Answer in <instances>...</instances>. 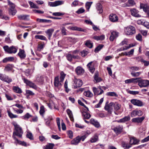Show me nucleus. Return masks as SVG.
I'll return each mask as SVG.
<instances>
[{
	"label": "nucleus",
	"instance_id": "nucleus-2",
	"mask_svg": "<svg viewBox=\"0 0 149 149\" xmlns=\"http://www.w3.org/2000/svg\"><path fill=\"white\" fill-rule=\"evenodd\" d=\"M124 32L125 34L127 35H132L135 33L136 32L135 27L130 26L125 28Z\"/></svg>",
	"mask_w": 149,
	"mask_h": 149
},
{
	"label": "nucleus",
	"instance_id": "nucleus-57",
	"mask_svg": "<svg viewBox=\"0 0 149 149\" xmlns=\"http://www.w3.org/2000/svg\"><path fill=\"white\" fill-rule=\"evenodd\" d=\"M134 49H131V50L128 53L125 52L124 54L125 55H131V54H132L134 53Z\"/></svg>",
	"mask_w": 149,
	"mask_h": 149
},
{
	"label": "nucleus",
	"instance_id": "nucleus-26",
	"mask_svg": "<svg viewBox=\"0 0 149 149\" xmlns=\"http://www.w3.org/2000/svg\"><path fill=\"white\" fill-rule=\"evenodd\" d=\"M102 6L100 3H97V4L96 8L99 11V13H101L103 12V10L102 9Z\"/></svg>",
	"mask_w": 149,
	"mask_h": 149
},
{
	"label": "nucleus",
	"instance_id": "nucleus-3",
	"mask_svg": "<svg viewBox=\"0 0 149 149\" xmlns=\"http://www.w3.org/2000/svg\"><path fill=\"white\" fill-rule=\"evenodd\" d=\"M137 82H138V85L140 87H147L149 86V81L143 80L141 78H137Z\"/></svg>",
	"mask_w": 149,
	"mask_h": 149
},
{
	"label": "nucleus",
	"instance_id": "nucleus-44",
	"mask_svg": "<svg viewBox=\"0 0 149 149\" xmlns=\"http://www.w3.org/2000/svg\"><path fill=\"white\" fill-rule=\"evenodd\" d=\"M93 90L94 95H98V94L99 93V90L98 88H97L95 87H93Z\"/></svg>",
	"mask_w": 149,
	"mask_h": 149
},
{
	"label": "nucleus",
	"instance_id": "nucleus-50",
	"mask_svg": "<svg viewBox=\"0 0 149 149\" xmlns=\"http://www.w3.org/2000/svg\"><path fill=\"white\" fill-rule=\"evenodd\" d=\"M103 101V98H102L99 101V103L95 105V107L98 108L100 107V106L101 104L102 103Z\"/></svg>",
	"mask_w": 149,
	"mask_h": 149
},
{
	"label": "nucleus",
	"instance_id": "nucleus-51",
	"mask_svg": "<svg viewBox=\"0 0 149 149\" xmlns=\"http://www.w3.org/2000/svg\"><path fill=\"white\" fill-rule=\"evenodd\" d=\"M56 121L57 125L58 127V129L59 130H60L61 128L60 126V118L58 117L56 119Z\"/></svg>",
	"mask_w": 149,
	"mask_h": 149
},
{
	"label": "nucleus",
	"instance_id": "nucleus-34",
	"mask_svg": "<svg viewBox=\"0 0 149 149\" xmlns=\"http://www.w3.org/2000/svg\"><path fill=\"white\" fill-rule=\"evenodd\" d=\"M85 45L89 48H91L93 47V43H91V41L90 40H87Z\"/></svg>",
	"mask_w": 149,
	"mask_h": 149
},
{
	"label": "nucleus",
	"instance_id": "nucleus-64",
	"mask_svg": "<svg viewBox=\"0 0 149 149\" xmlns=\"http://www.w3.org/2000/svg\"><path fill=\"white\" fill-rule=\"evenodd\" d=\"M31 116L30 115L29 113H27L24 116V119H28Z\"/></svg>",
	"mask_w": 149,
	"mask_h": 149
},
{
	"label": "nucleus",
	"instance_id": "nucleus-17",
	"mask_svg": "<svg viewBox=\"0 0 149 149\" xmlns=\"http://www.w3.org/2000/svg\"><path fill=\"white\" fill-rule=\"evenodd\" d=\"M54 31V29H50L45 31V33L48 36V38L49 40L51 39V37Z\"/></svg>",
	"mask_w": 149,
	"mask_h": 149
},
{
	"label": "nucleus",
	"instance_id": "nucleus-11",
	"mask_svg": "<svg viewBox=\"0 0 149 149\" xmlns=\"http://www.w3.org/2000/svg\"><path fill=\"white\" fill-rule=\"evenodd\" d=\"M109 19L110 20L113 22H117L118 19V17L115 14H111L109 16Z\"/></svg>",
	"mask_w": 149,
	"mask_h": 149
},
{
	"label": "nucleus",
	"instance_id": "nucleus-4",
	"mask_svg": "<svg viewBox=\"0 0 149 149\" xmlns=\"http://www.w3.org/2000/svg\"><path fill=\"white\" fill-rule=\"evenodd\" d=\"M73 81L74 82L73 86L74 88H76L78 87H80L82 85V82L81 80L79 79H77L75 77H74Z\"/></svg>",
	"mask_w": 149,
	"mask_h": 149
},
{
	"label": "nucleus",
	"instance_id": "nucleus-49",
	"mask_svg": "<svg viewBox=\"0 0 149 149\" xmlns=\"http://www.w3.org/2000/svg\"><path fill=\"white\" fill-rule=\"evenodd\" d=\"M65 74L63 72H61V76L60 78V81L61 82H62L64 80L65 77Z\"/></svg>",
	"mask_w": 149,
	"mask_h": 149
},
{
	"label": "nucleus",
	"instance_id": "nucleus-48",
	"mask_svg": "<svg viewBox=\"0 0 149 149\" xmlns=\"http://www.w3.org/2000/svg\"><path fill=\"white\" fill-rule=\"evenodd\" d=\"M45 109L44 106H42L40 107V109L39 111L40 114L42 115L45 112Z\"/></svg>",
	"mask_w": 149,
	"mask_h": 149
},
{
	"label": "nucleus",
	"instance_id": "nucleus-8",
	"mask_svg": "<svg viewBox=\"0 0 149 149\" xmlns=\"http://www.w3.org/2000/svg\"><path fill=\"white\" fill-rule=\"evenodd\" d=\"M54 84L56 87V89L58 88V90L61 88L62 84L61 82L59 81L58 77H55L54 80Z\"/></svg>",
	"mask_w": 149,
	"mask_h": 149
},
{
	"label": "nucleus",
	"instance_id": "nucleus-24",
	"mask_svg": "<svg viewBox=\"0 0 149 149\" xmlns=\"http://www.w3.org/2000/svg\"><path fill=\"white\" fill-rule=\"evenodd\" d=\"M138 78H131L130 79L126 80L125 81V82L126 84H130L132 83H136L137 82V79H138Z\"/></svg>",
	"mask_w": 149,
	"mask_h": 149
},
{
	"label": "nucleus",
	"instance_id": "nucleus-52",
	"mask_svg": "<svg viewBox=\"0 0 149 149\" xmlns=\"http://www.w3.org/2000/svg\"><path fill=\"white\" fill-rule=\"evenodd\" d=\"M26 93L28 95V96L33 95L35 94L34 93L29 90H26Z\"/></svg>",
	"mask_w": 149,
	"mask_h": 149
},
{
	"label": "nucleus",
	"instance_id": "nucleus-13",
	"mask_svg": "<svg viewBox=\"0 0 149 149\" xmlns=\"http://www.w3.org/2000/svg\"><path fill=\"white\" fill-rule=\"evenodd\" d=\"M143 115V113L141 110H135L133 111L131 113V116L132 117L135 116L136 115L140 116Z\"/></svg>",
	"mask_w": 149,
	"mask_h": 149
},
{
	"label": "nucleus",
	"instance_id": "nucleus-58",
	"mask_svg": "<svg viewBox=\"0 0 149 149\" xmlns=\"http://www.w3.org/2000/svg\"><path fill=\"white\" fill-rule=\"evenodd\" d=\"M3 48L5 51L7 53H9V48L8 46H5L3 47Z\"/></svg>",
	"mask_w": 149,
	"mask_h": 149
},
{
	"label": "nucleus",
	"instance_id": "nucleus-29",
	"mask_svg": "<svg viewBox=\"0 0 149 149\" xmlns=\"http://www.w3.org/2000/svg\"><path fill=\"white\" fill-rule=\"evenodd\" d=\"M13 89L14 92L20 94L22 93L21 89L18 87L13 86Z\"/></svg>",
	"mask_w": 149,
	"mask_h": 149
},
{
	"label": "nucleus",
	"instance_id": "nucleus-47",
	"mask_svg": "<svg viewBox=\"0 0 149 149\" xmlns=\"http://www.w3.org/2000/svg\"><path fill=\"white\" fill-rule=\"evenodd\" d=\"M141 73V72H131V74L133 77H137L140 75Z\"/></svg>",
	"mask_w": 149,
	"mask_h": 149
},
{
	"label": "nucleus",
	"instance_id": "nucleus-16",
	"mask_svg": "<svg viewBox=\"0 0 149 149\" xmlns=\"http://www.w3.org/2000/svg\"><path fill=\"white\" fill-rule=\"evenodd\" d=\"M132 15L136 17H140L141 15L138 13L139 11L135 8L132 9L130 10Z\"/></svg>",
	"mask_w": 149,
	"mask_h": 149
},
{
	"label": "nucleus",
	"instance_id": "nucleus-6",
	"mask_svg": "<svg viewBox=\"0 0 149 149\" xmlns=\"http://www.w3.org/2000/svg\"><path fill=\"white\" fill-rule=\"evenodd\" d=\"M131 102L133 105L139 107H141L144 105L142 101L137 99H132L131 100Z\"/></svg>",
	"mask_w": 149,
	"mask_h": 149
},
{
	"label": "nucleus",
	"instance_id": "nucleus-33",
	"mask_svg": "<svg viewBox=\"0 0 149 149\" xmlns=\"http://www.w3.org/2000/svg\"><path fill=\"white\" fill-rule=\"evenodd\" d=\"M67 112L68 115H69L71 120L72 121H73L74 119L71 111H70L69 109H68L67 110Z\"/></svg>",
	"mask_w": 149,
	"mask_h": 149
},
{
	"label": "nucleus",
	"instance_id": "nucleus-55",
	"mask_svg": "<svg viewBox=\"0 0 149 149\" xmlns=\"http://www.w3.org/2000/svg\"><path fill=\"white\" fill-rule=\"evenodd\" d=\"M26 137L32 140L33 139V136L31 133L28 132L26 134Z\"/></svg>",
	"mask_w": 149,
	"mask_h": 149
},
{
	"label": "nucleus",
	"instance_id": "nucleus-45",
	"mask_svg": "<svg viewBox=\"0 0 149 149\" xmlns=\"http://www.w3.org/2000/svg\"><path fill=\"white\" fill-rule=\"evenodd\" d=\"M67 59L70 61H72V55L70 54H66Z\"/></svg>",
	"mask_w": 149,
	"mask_h": 149
},
{
	"label": "nucleus",
	"instance_id": "nucleus-23",
	"mask_svg": "<svg viewBox=\"0 0 149 149\" xmlns=\"http://www.w3.org/2000/svg\"><path fill=\"white\" fill-rule=\"evenodd\" d=\"M0 79L3 81L8 83L9 82V79L8 76L6 75L1 74L0 75Z\"/></svg>",
	"mask_w": 149,
	"mask_h": 149
},
{
	"label": "nucleus",
	"instance_id": "nucleus-32",
	"mask_svg": "<svg viewBox=\"0 0 149 149\" xmlns=\"http://www.w3.org/2000/svg\"><path fill=\"white\" fill-rule=\"evenodd\" d=\"M15 142L16 143H18L19 144H20L21 145L24 146H26V143L24 141H21L18 139H15Z\"/></svg>",
	"mask_w": 149,
	"mask_h": 149
},
{
	"label": "nucleus",
	"instance_id": "nucleus-20",
	"mask_svg": "<svg viewBox=\"0 0 149 149\" xmlns=\"http://www.w3.org/2000/svg\"><path fill=\"white\" fill-rule=\"evenodd\" d=\"M80 141L79 136H77L76 138L73 139L71 142V144L74 145H77Z\"/></svg>",
	"mask_w": 149,
	"mask_h": 149
},
{
	"label": "nucleus",
	"instance_id": "nucleus-12",
	"mask_svg": "<svg viewBox=\"0 0 149 149\" xmlns=\"http://www.w3.org/2000/svg\"><path fill=\"white\" fill-rule=\"evenodd\" d=\"M118 33L116 31H111L109 39L111 41H113L118 36Z\"/></svg>",
	"mask_w": 149,
	"mask_h": 149
},
{
	"label": "nucleus",
	"instance_id": "nucleus-36",
	"mask_svg": "<svg viewBox=\"0 0 149 149\" xmlns=\"http://www.w3.org/2000/svg\"><path fill=\"white\" fill-rule=\"evenodd\" d=\"M35 38L42 40H47L45 36L42 35H36L35 36Z\"/></svg>",
	"mask_w": 149,
	"mask_h": 149
},
{
	"label": "nucleus",
	"instance_id": "nucleus-43",
	"mask_svg": "<svg viewBox=\"0 0 149 149\" xmlns=\"http://www.w3.org/2000/svg\"><path fill=\"white\" fill-rule=\"evenodd\" d=\"M107 95L110 96H114L117 97L118 95L115 92H109L107 93Z\"/></svg>",
	"mask_w": 149,
	"mask_h": 149
},
{
	"label": "nucleus",
	"instance_id": "nucleus-61",
	"mask_svg": "<svg viewBox=\"0 0 149 149\" xmlns=\"http://www.w3.org/2000/svg\"><path fill=\"white\" fill-rule=\"evenodd\" d=\"M52 15L54 16H61L63 14L60 12H56L53 13Z\"/></svg>",
	"mask_w": 149,
	"mask_h": 149
},
{
	"label": "nucleus",
	"instance_id": "nucleus-38",
	"mask_svg": "<svg viewBox=\"0 0 149 149\" xmlns=\"http://www.w3.org/2000/svg\"><path fill=\"white\" fill-rule=\"evenodd\" d=\"M98 139V136L97 134H95L92 138L91 139L90 141L91 143L96 142Z\"/></svg>",
	"mask_w": 149,
	"mask_h": 149
},
{
	"label": "nucleus",
	"instance_id": "nucleus-15",
	"mask_svg": "<svg viewBox=\"0 0 149 149\" xmlns=\"http://www.w3.org/2000/svg\"><path fill=\"white\" fill-rule=\"evenodd\" d=\"M123 129L122 126L119 125L112 129V130L116 134H119L122 132Z\"/></svg>",
	"mask_w": 149,
	"mask_h": 149
},
{
	"label": "nucleus",
	"instance_id": "nucleus-39",
	"mask_svg": "<svg viewBox=\"0 0 149 149\" xmlns=\"http://www.w3.org/2000/svg\"><path fill=\"white\" fill-rule=\"evenodd\" d=\"M29 4L31 7L33 8H39V7L38 6H36L33 2H31V1H29Z\"/></svg>",
	"mask_w": 149,
	"mask_h": 149
},
{
	"label": "nucleus",
	"instance_id": "nucleus-1",
	"mask_svg": "<svg viewBox=\"0 0 149 149\" xmlns=\"http://www.w3.org/2000/svg\"><path fill=\"white\" fill-rule=\"evenodd\" d=\"M12 124L14 125L15 127V131L13 133V137L15 139H16L15 135H16L19 138H22V135L23 134V131L22 128L17 125L15 122H13Z\"/></svg>",
	"mask_w": 149,
	"mask_h": 149
},
{
	"label": "nucleus",
	"instance_id": "nucleus-31",
	"mask_svg": "<svg viewBox=\"0 0 149 149\" xmlns=\"http://www.w3.org/2000/svg\"><path fill=\"white\" fill-rule=\"evenodd\" d=\"M29 15H20L17 16L19 20H26L27 19V17Z\"/></svg>",
	"mask_w": 149,
	"mask_h": 149
},
{
	"label": "nucleus",
	"instance_id": "nucleus-27",
	"mask_svg": "<svg viewBox=\"0 0 149 149\" xmlns=\"http://www.w3.org/2000/svg\"><path fill=\"white\" fill-rule=\"evenodd\" d=\"M82 116L85 118L87 119H89L91 116L90 113H87L86 111H83L82 112Z\"/></svg>",
	"mask_w": 149,
	"mask_h": 149
},
{
	"label": "nucleus",
	"instance_id": "nucleus-63",
	"mask_svg": "<svg viewBox=\"0 0 149 149\" xmlns=\"http://www.w3.org/2000/svg\"><path fill=\"white\" fill-rule=\"evenodd\" d=\"M78 5V1L77 0H75L73 1L72 4V6H75Z\"/></svg>",
	"mask_w": 149,
	"mask_h": 149
},
{
	"label": "nucleus",
	"instance_id": "nucleus-18",
	"mask_svg": "<svg viewBox=\"0 0 149 149\" xmlns=\"http://www.w3.org/2000/svg\"><path fill=\"white\" fill-rule=\"evenodd\" d=\"M139 142V140L136 138L132 137L130 138V145H135L138 144Z\"/></svg>",
	"mask_w": 149,
	"mask_h": 149
},
{
	"label": "nucleus",
	"instance_id": "nucleus-54",
	"mask_svg": "<svg viewBox=\"0 0 149 149\" xmlns=\"http://www.w3.org/2000/svg\"><path fill=\"white\" fill-rule=\"evenodd\" d=\"M84 11L85 10L84 9L82 8H81L78 9V10L76 12V13L77 14H79L83 13Z\"/></svg>",
	"mask_w": 149,
	"mask_h": 149
},
{
	"label": "nucleus",
	"instance_id": "nucleus-35",
	"mask_svg": "<svg viewBox=\"0 0 149 149\" xmlns=\"http://www.w3.org/2000/svg\"><path fill=\"white\" fill-rule=\"evenodd\" d=\"M130 119V117L129 116H125L123 118L120 119V122H123L129 120Z\"/></svg>",
	"mask_w": 149,
	"mask_h": 149
},
{
	"label": "nucleus",
	"instance_id": "nucleus-62",
	"mask_svg": "<svg viewBox=\"0 0 149 149\" xmlns=\"http://www.w3.org/2000/svg\"><path fill=\"white\" fill-rule=\"evenodd\" d=\"M68 134L69 137L70 138H72L73 137L72 132L71 131H68Z\"/></svg>",
	"mask_w": 149,
	"mask_h": 149
},
{
	"label": "nucleus",
	"instance_id": "nucleus-56",
	"mask_svg": "<svg viewBox=\"0 0 149 149\" xmlns=\"http://www.w3.org/2000/svg\"><path fill=\"white\" fill-rule=\"evenodd\" d=\"M136 39L139 41H141L142 40V36L140 34H138L136 36Z\"/></svg>",
	"mask_w": 149,
	"mask_h": 149
},
{
	"label": "nucleus",
	"instance_id": "nucleus-14",
	"mask_svg": "<svg viewBox=\"0 0 149 149\" xmlns=\"http://www.w3.org/2000/svg\"><path fill=\"white\" fill-rule=\"evenodd\" d=\"M145 117L143 116L141 117H137L133 118L132 119V121L134 123H140L142 122L144 120Z\"/></svg>",
	"mask_w": 149,
	"mask_h": 149
},
{
	"label": "nucleus",
	"instance_id": "nucleus-37",
	"mask_svg": "<svg viewBox=\"0 0 149 149\" xmlns=\"http://www.w3.org/2000/svg\"><path fill=\"white\" fill-rule=\"evenodd\" d=\"M121 106L120 104L117 103H114L113 107H114V109L116 111L119 110Z\"/></svg>",
	"mask_w": 149,
	"mask_h": 149
},
{
	"label": "nucleus",
	"instance_id": "nucleus-21",
	"mask_svg": "<svg viewBox=\"0 0 149 149\" xmlns=\"http://www.w3.org/2000/svg\"><path fill=\"white\" fill-rule=\"evenodd\" d=\"M90 123L96 127L98 128L100 127V125L99 123L94 119L92 118L91 119Z\"/></svg>",
	"mask_w": 149,
	"mask_h": 149
},
{
	"label": "nucleus",
	"instance_id": "nucleus-30",
	"mask_svg": "<svg viewBox=\"0 0 149 149\" xmlns=\"http://www.w3.org/2000/svg\"><path fill=\"white\" fill-rule=\"evenodd\" d=\"M84 94L85 96L88 97H91L93 96V93L89 91L84 92Z\"/></svg>",
	"mask_w": 149,
	"mask_h": 149
},
{
	"label": "nucleus",
	"instance_id": "nucleus-59",
	"mask_svg": "<svg viewBox=\"0 0 149 149\" xmlns=\"http://www.w3.org/2000/svg\"><path fill=\"white\" fill-rule=\"evenodd\" d=\"M66 30L64 27H62V28L61 29V32L62 34L64 35H66Z\"/></svg>",
	"mask_w": 149,
	"mask_h": 149
},
{
	"label": "nucleus",
	"instance_id": "nucleus-9",
	"mask_svg": "<svg viewBox=\"0 0 149 149\" xmlns=\"http://www.w3.org/2000/svg\"><path fill=\"white\" fill-rule=\"evenodd\" d=\"M22 79L24 82L27 85L29 86L30 87H31L35 89L37 88L36 86L34 83L31 82L29 80L26 79L24 78H22Z\"/></svg>",
	"mask_w": 149,
	"mask_h": 149
},
{
	"label": "nucleus",
	"instance_id": "nucleus-7",
	"mask_svg": "<svg viewBox=\"0 0 149 149\" xmlns=\"http://www.w3.org/2000/svg\"><path fill=\"white\" fill-rule=\"evenodd\" d=\"M15 7V5L10 2V15L13 16L16 13L17 11Z\"/></svg>",
	"mask_w": 149,
	"mask_h": 149
},
{
	"label": "nucleus",
	"instance_id": "nucleus-46",
	"mask_svg": "<svg viewBox=\"0 0 149 149\" xmlns=\"http://www.w3.org/2000/svg\"><path fill=\"white\" fill-rule=\"evenodd\" d=\"M54 144L53 143H49L46 146L45 149H52Z\"/></svg>",
	"mask_w": 149,
	"mask_h": 149
},
{
	"label": "nucleus",
	"instance_id": "nucleus-10",
	"mask_svg": "<svg viewBox=\"0 0 149 149\" xmlns=\"http://www.w3.org/2000/svg\"><path fill=\"white\" fill-rule=\"evenodd\" d=\"M63 3V1H57L54 2H50L48 3V5L51 7L56 6Z\"/></svg>",
	"mask_w": 149,
	"mask_h": 149
},
{
	"label": "nucleus",
	"instance_id": "nucleus-25",
	"mask_svg": "<svg viewBox=\"0 0 149 149\" xmlns=\"http://www.w3.org/2000/svg\"><path fill=\"white\" fill-rule=\"evenodd\" d=\"M18 55L21 59L24 58L26 57V54H25L24 50L22 49H19V51L18 54Z\"/></svg>",
	"mask_w": 149,
	"mask_h": 149
},
{
	"label": "nucleus",
	"instance_id": "nucleus-5",
	"mask_svg": "<svg viewBox=\"0 0 149 149\" xmlns=\"http://www.w3.org/2000/svg\"><path fill=\"white\" fill-rule=\"evenodd\" d=\"M108 102H107L104 107L105 109L108 112L110 113H111L112 111L113 110V102H111L109 104H108Z\"/></svg>",
	"mask_w": 149,
	"mask_h": 149
},
{
	"label": "nucleus",
	"instance_id": "nucleus-42",
	"mask_svg": "<svg viewBox=\"0 0 149 149\" xmlns=\"http://www.w3.org/2000/svg\"><path fill=\"white\" fill-rule=\"evenodd\" d=\"M98 75L97 73H95L94 76L95 80L97 82H99L101 81V79L98 77Z\"/></svg>",
	"mask_w": 149,
	"mask_h": 149
},
{
	"label": "nucleus",
	"instance_id": "nucleus-40",
	"mask_svg": "<svg viewBox=\"0 0 149 149\" xmlns=\"http://www.w3.org/2000/svg\"><path fill=\"white\" fill-rule=\"evenodd\" d=\"M103 45H100L98 46L95 48V49L94 52L95 53L98 52L103 47Z\"/></svg>",
	"mask_w": 149,
	"mask_h": 149
},
{
	"label": "nucleus",
	"instance_id": "nucleus-28",
	"mask_svg": "<svg viewBox=\"0 0 149 149\" xmlns=\"http://www.w3.org/2000/svg\"><path fill=\"white\" fill-rule=\"evenodd\" d=\"M17 50V48L12 46L10 47V54L14 53L15 54Z\"/></svg>",
	"mask_w": 149,
	"mask_h": 149
},
{
	"label": "nucleus",
	"instance_id": "nucleus-60",
	"mask_svg": "<svg viewBox=\"0 0 149 149\" xmlns=\"http://www.w3.org/2000/svg\"><path fill=\"white\" fill-rule=\"evenodd\" d=\"M141 62L144 63L145 66H148L149 65V61H146L142 59L141 60Z\"/></svg>",
	"mask_w": 149,
	"mask_h": 149
},
{
	"label": "nucleus",
	"instance_id": "nucleus-19",
	"mask_svg": "<svg viewBox=\"0 0 149 149\" xmlns=\"http://www.w3.org/2000/svg\"><path fill=\"white\" fill-rule=\"evenodd\" d=\"M84 70L81 67L78 66L75 69V71L78 75H81L84 72Z\"/></svg>",
	"mask_w": 149,
	"mask_h": 149
},
{
	"label": "nucleus",
	"instance_id": "nucleus-41",
	"mask_svg": "<svg viewBox=\"0 0 149 149\" xmlns=\"http://www.w3.org/2000/svg\"><path fill=\"white\" fill-rule=\"evenodd\" d=\"M98 75L97 73H95L94 76L95 80L97 82H99L101 81V79L98 77Z\"/></svg>",
	"mask_w": 149,
	"mask_h": 149
},
{
	"label": "nucleus",
	"instance_id": "nucleus-22",
	"mask_svg": "<svg viewBox=\"0 0 149 149\" xmlns=\"http://www.w3.org/2000/svg\"><path fill=\"white\" fill-rule=\"evenodd\" d=\"M140 7L141 9H143V11L147 14L148 12H149V8L146 5L141 3Z\"/></svg>",
	"mask_w": 149,
	"mask_h": 149
},
{
	"label": "nucleus",
	"instance_id": "nucleus-53",
	"mask_svg": "<svg viewBox=\"0 0 149 149\" xmlns=\"http://www.w3.org/2000/svg\"><path fill=\"white\" fill-rule=\"evenodd\" d=\"M92 3V2H87L86 3V7L87 9L89 10V9Z\"/></svg>",
	"mask_w": 149,
	"mask_h": 149
}]
</instances>
